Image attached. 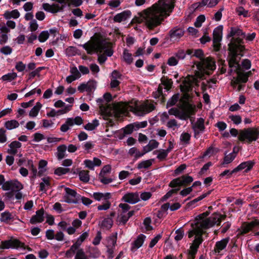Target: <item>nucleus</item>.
Returning <instances> with one entry per match:
<instances>
[{"mask_svg": "<svg viewBox=\"0 0 259 259\" xmlns=\"http://www.w3.org/2000/svg\"><path fill=\"white\" fill-rule=\"evenodd\" d=\"M19 125L18 121L14 119L8 120L5 123V127L9 130L17 128Z\"/></svg>", "mask_w": 259, "mask_h": 259, "instance_id": "34", "label": "nucleus"}, {"mask_svg": "<svg viewBox=\"0 0 259 259\" xmlns=\"http://www.w3.org/2000/svg\"><path fill=\"white\" fill-rule=\"evenodd\" d=\"M104 99L98 98L97 102L98 104L100 114L102 116L103 119L106 120L109 117L112 116V113L108 110V105H105L103 104Z\"/></svg>", "mask_w": 259, "mask_h": 259, "instance_id": "14", "label": "nucleus"}, {"mask_svg": "<svg viewBox=\"0 0 259 259\" xmlns=\"http://www.w3.org/2000/svg\"><path fill=\"white\" fill-rule=\"evenodd\" d=\"M0 220L2 222L9 224L10 221L14 220V218L9 211H5L1 213Z\"/></svg>", "mask_w": 259, "mask_h": 259, "instance_id": "27", "label": "nucleus"}, {"mask_svg": "<svg viewBox=\"0 0 259 259\" xmlns=\"http://www.w3.org/2000/svg\"><path fill=\"white\" fill-rule=\"evenodd\" d=\"M45 69V67H39L37 68H36L35 70L31 71L29 74L28 80L32 78H34L36 76H40L39 72L41 70H42Z\"/></svg>", "mask_w": 259, "mask_h": 259, "instance_id": "47", "label": "nucleus"}, {"mask_svg": "<svg viewBox=\"0 0 259 259\" xmlns=\"http://www.w3.org/2000/svg\"><path fill=\"white\" fill-rule=\"evenodd\" d=\"M99 125V121L98 119H95L92 122H89L85 124L84 128L88 131H93Z\"/></svg>", "mask_w": 259, "mask_h": 259, "instance_id": "35", "label": "nucleus"}, {"mask_svg": "<svg viewBox=\"0 0 259 259\" xmlns=\"http://www.w3.org/2000/svg\"><path fill=\"white\" fill-rule=\"evenodd\" d=\"M44 213L45 210L43 208L37 210L35 214L31 218L30 223L33 225L42 223L45 220Z\"/></svg>", "mask_w": 259, "mask_h": 259, "instance_id": "16", "label": "nucleus"}, {"mask_svg": "<svg viewBox=\"0 0 259 259\" xmlns=\"http://www.w3.org/2000/svg\"><path fill=\"white\" fill-rule=\"evenodd\" d=\"M65 191L66 194L64 196V198L66 202L74 204L78 203V200L81 197L80 195L77 194L74 190L68 187H65Z\"/></svg>", "mask_w": 259, "mask_h": 259, "instance_id": "10", "label": "nucleus"}, {"mask_svg": "<svg viewBox=\"0 0 259 259\" xmlns=\"http://www.w3.org/2000/svg\"><path fill=\"white\" fill-rule=\"evenodd\" d=\"M176 236L175 237V239L177 241H180L182 239L184 235V231L183 228H180L177 230L175 232Z\"/></svg>", "mask_w": 259, "mask_h": 259, "instance_id": "53", "label": "nucleus"}, {"mask_svg": "<svg viewBox=\"0 0 259 259\" xmlns=\"http://www.w3.org/2000/svg\"><path fill=\"white\" fill-rule=\"evenodd\" d=\"M2 246H0L1 249H9L12 248H24V244L20 242L18 239L11 238L9 240L2 241Z\"/></svg>", "mask_w": 259, "mask_h": 259, "instance_id": "12", "label": "nucleus"}, {"mask_svg": "<svg viewBox=\"0 0 259 259\" xmlns=\"http://www.w3.org/2000/svg\"><path fill=\"white\" fill-rule=\"evenodd\" d=\"M87 92H91L96 88L97 81L95 80L91 79L87 83Z\"/></svg>", "mask_w": 259, "mask_h": 259, "instance_id": "50", "label": "nucleus"}, {"mask_svg": "<svg viewBox=\"0 0 259 259\" xmlns=\"http://www.w3.org/2000/svg\"><path fill=\"white\" fill-rule=\"evenodd\" d=\"M180 99V94L177 93L174 94L167 101L166 104V108L173 106L178 102Z\"/></svg>", "mask_w": 259, "mask_h": 259, "instance_id": "31", "label": "nucleus"}, {"mask_svg": "<svg viewBox=\"0 0 259 259\" xmlns=\"http://www.w3.org/2000/svg\"><path fill=\"white\" fill-rule=\"evenodd\" d=\"M181 184L183 186H187L189 185L193 181V178L188 175H183L181 177Z\"/></svg>", "mask_w": 259, "mask_h": 259, "instance_id": "33", "label": "nucleus"}, {"mask_svg": "<svg viewBox=\"0 0 259 259\" xmlns=\"http://www.w3.org/2000/svg\"><path fill=\"white\" fill-rule=\"evenodd\" d=\"M229 118L235 124H239L242 121L241 117L240 115H231L229 116Z\"/></svg>", "mask_w": 259, "mask_h": 259, "instance_id": "57", "label": "nucleus"}, {"mask_svg": "<svg viewBox=\"0 0 259 259\" xmlns=\"http://www.w3.org/2000/svg\"><path fill=\"white\" fill-rule=\"evenodd\" d=\"M70 169L68 168L59 167L55 170L54 174L57 176H61L68 173Z\"/></svg>", "mask_w": 259, "mask_h": 259, "instance_id": "46", "label": "nucleus"}, {"mask_svg": "<svg viewBox=\"0 0 259 259\" xmlns=\"http://www.w3.org/2000/svg\"><path fill=\"white\" fill-rule=\"evenodd\" d=\"M99 249L95 247H90L87 252V256L91 258H98L100 256Z\"/></svg>", "mask_w": 259, "mask_h": 259, "instance_id": "28", "label": "nucleus"}, {"mask_svg": "<svg viewBox=\"0 0 259 259\" xmlns=\"http://www.w3.org/2000/svg\"><path fill=\"white\" fill-rule=\"evenodd\" d=\"M159 143L155 140H151L148 144L143 147V151L148 153L158 147Z\"/></svg>", "mask_w": 259, "mask_h": 259, "instance_id": "26", "label": "nucleus"}, {"mask_svg": "<svg viewBox=\"0 0 259 259\" xmlns=\"http://www.w3.org/2000/svg\"><path fill=\"white\" fill-rule=\"evenodd\" d=\"M205 20V16L203 15H200L198 16L196 20V21L194 22V26L199 28L202 25V23L204 22Z\"/></svg>", "mask_w": 259, "mask_h": 259, "instance_id": "52", "label": "nucleus"}, {"mask_svg": "<svg viewBox=\"0 0 259 259\" xmlns=\"http://www.w3.org/2000/svg\"><path fill=\"white\" fill-rule=\"evenodd\" d=\"M200 71H196L195 76L200 79H205V75H210L216 68L215 61L211 57H206L195 63Z\"/></svg>", "mask_w": 259, "mask_h": 259, "instance_id": "2", "label": "nucleus"}, {"mask_svg": "<svg viewBox=\"0 0 259 259\" xmlns=\"http://www.w3.org/2000/svg\"><path fill=\"white\" fill-rule=\"evenodd\" d=\"M72 106L71 105H67L64 108L59 109L57 111V115H62L67 113L71 110Z\"/></svg>", "mask_w": 259, "mask_h": 259, "instance_id": "58", "label": "nucleus"}, {"mask_svg": "<svg viewBox=\"0 0 259 259\" xmlns=\"http://www.w3.org/2000/svg\"><path fill=\"white\" fill-rule=\"evenodd\" d=\"M122 200L124 202L131 204H135L140 201V197L137 192L127 193L125 194L122 198Z\"/></svg>", "mask_w": 259, "mask_h": 259, "instance_id": "15", "label": "nucleus"}, {"mask_svg": "<svg viewBox=\"0 0 259 259\" xmlns=\"http://www.w3.org/2000/svg\"><path fill=\"white\" fill-rule=\"evenodd\" d=\"M130 111L135 114L139 116H143L149 113L155 109V106L153 104L142 105L140 106H130Z\"/></svg>", "mask_w": 259, "mask_h": 259, "instance_id": "7", "label": "nucleus"}, {"mask_svg": "<svg viewBox=\"0 0 259 259\" xmlns=\"http://www.w3.org/2000/svg\"><path fill=\"white\" fill-rule=\"evenodd\" d=\"M229 238H225L221 241H217L214 247V250L215 253H220L222 250L224 249L229 241Z\"/></svg>", "mask_w": 259, "mask_h": 259, "instance_id": "20", "label": "nucleus"}, {"mask_svg": "<svg viewBox=\"0 0 259 259\" xmlns=\"http://www.w3.org/2000/svg\"><path fill=\"white\" fill-rule=\"evenodd\" d=\"M185 31L183 28L176 26L170 29L166 36L165 39H169L171 42L178 41L184 35Z\"/></svg>", "mask_w": 259, "mask_h": 259, "instance_id": "9", "label": "nucleus"}, {"mask_svg": "<svg viewBox=\"0 0 259 259\" xmlns=\"http://www.w3.org/2000/svg\"><path fill=\"white\" fill-rule=\"evenodd\" d=\"M113 221L111 218L109 217L105 219L101 223V226L103 228H105L107 230H109L111 228L113 225Z\"/></svg>", "mask_w": 259, "mask_h": 259, "instance_id": "40", "label": "nucleus"}, {"mask_svg": "<svg viewBox=\"0 0 259 259\" xmlns=\"http://www.w3.org/2000/svg\"><path fill=\"white\" fill-rule=\"evenodd\" d=\"M200 225V223L198 222H197L195 224H192L193 229L188 232V235L189 238L195 235L194 240L198 239L199 240H203L202 235L204 233V229L199 226Z\"/></svg>", "mask_w": 259, "mask_h": 259, "instance_id": "11", "label": "nucleus"}, {"mask_svg": "<svg viewBox=\"0 0 259 259\" xmlns=\"http://www.w3.org/2000/svg\"><path fill=\"white\" fill-rule=\"evenodd\" d=\"M82 47L89 55H92L95 52L102 53L103 51L108 47V42L105 41L99 42L96 47L94 44L91 41H88L83 45H79Z\"/></svg>", "mask_w": 259, "mask_h": 259, "instance_id": "4", "label": "nucleus"}, {"mask_svg": "<svg viewBox=\"0 0 259 259\" xmlns=\"http://www.w3.org/2000/svg\"><path fill=\"white\" fill-rule=\"evenodd\" d=\"M42 7L45 11L53 14L60 12V10H61L59 7V4H53L51 5L48 3H44L42 5Z\"/></svg>", "mask_w": 259, "mask_h": 259, "instance_id": "22", "label": "nucleus"}, {"mask_svg": "<svg viewBox=\"0 0 259 259\" xmlns=\"http://www.w3.org/2000/svg\"><path fill=\"white\" fill-rule=\"evenodd\" d=\"M42 105L39 102H37L36 105L31 109L29 112V116L31 117H35L37 115Z\"/></svg>", "mask_w": 259, "mask_h": 259, "instance_id": "37", "label": "nucleus"}, {"mask_svg": "<svg viewBox=\"0 0 259 259\" xmlns=\"http://www.w3.org/2000/svg\"><path fill=\"white\" fill-rule=\"evenodd\" d=\"M203 240H199L196 239L194 240L191 244L190 248L187 250V259H194L198 251L199 245L202 243Z\"/></svg>", "mask_w": 259, "mask_h": 259, "instance_id": "13", "label": "nucleus"}, {"mask_svg": "<svg viewBox=\"0 0 259 259\" xmlns=\"http://www.w3.org/2000/svg\"><path fill=\"white\" fill-rule=\"evenodd\" d=\"M229 55L228 58V65L229 68H237L240 67L239 60H237V57L239 55L242 56L243 55L241 54L240 50H238L236 47H232L228 45Z\"/></svg>", "mask_w": 259, "mask_h": 259, "instance_id": "5", "label": "nucleus"}, {"mask_svg": "<svg viewBox=\"0 0 259 259\" xmlns=\"http://www.w3.org/2000/svg\"><path fill=\"white\" fill-rule=\"evenodd\" d=\"M243 39L242 37H238L237 38H233L232 37L228 45L232 47H236L238 50H240V52H243L245 49L244 46L242 45L243 42Z\"/></svg>", "mask_w": 259, "mask_h": 259, "instance_id": "18", "label": "nucleus"}, {"mask_svg": "<svg viewBox=\"0 0 259 259\" xmlns=\"http://www.w3.org/2000/svg\"><path fill=\"white\" fill-rule=\"evenodd\" d=\"M151 223V220L149 217L146 218L144 220L143 224L147 231H150L153 229V227L150 225Z\"/></svg>", "mask_w": 259, "mask_h": 259, "instance_id": "64", "label": "nucleus"}, {"mask_svg": "<svg viewBox=\"0 0 259 259\" xmlns=\"http://www.w3.org/2000/svg\"><path fill=\"white\" fill-rule=\"evenodd\" d=\"M259 138V128L248 127L240 131L238 137V140L241 142H246L250 144L256 141Z\"/></svg>", "mask_w": 259, "mask_h": 259, "instance_id": "3", "label": "nucleus"}, {"mask_svg": "<svg viewBox=\"0 0 259 259\" xmlns=\"http://www.w3.org/2000/svg\"><path fill=\"white\" fill-rule=\"evenodd\" d=\"M78 171L79 179L83 183H88L90 180L89 171L87 170H80V168H77Z\"/></svg>", "mask_w": 259, "mask_h": 259, "instance_id": "25", "label": "nucleus"}, {"mask_svg": "<svg viewBox=\"0 0 259 259\" xmlns=\"http://www.w3.org/2000/svg\"><path fill=\"white\" fill-rule=\"evenodd\" d=\"M204 123V120L202 118H199L197 119L195 125L193 126V128H195V129H197L201 132H202L205 130V126Z\"/></svg>", "mask_w": 259, "mask_h": 259, "instance_id": "38", "label": "nucleus"}, {"mask_svg": "<svg viewBox=\"0 0 259 259\" xmlns=\"http://www.w3.org/2000/svg\"><path fill=\"white\" fill-rule=\"evenodd\" d=\"M111 171V166L110 165L107 164L102 168L101 169L99 177H101L103 176H105L106 174L110 173Z\"/></svg>", "mask_w": 259, "mask_h": 259, "instance_id": "51", "label": "nucleus"}, {"mask_svg": "<svg viewBox=\"0 0 259 259\" xmlns=\"http://www.w3.org/2000/svg\"><path fill=\"white\" fill-rule=\"evenodd\" d=\"M157 152H159V153L157 156V158L160 161L165 160L168 154V153L167 152V151L163 149L155 150L153 152V154H155Z\"/></svg>", "mask_w": 259, "mask_h": 259, "instance_id": "39", "label": "nucleus"}, {"mask_svg": "<svg viewBox=\"0 0 259 259\" xmlns=\"http://www.w3.org/2000/svg\"><path fill=\"white\" fill-rule=\"evenodd\" d=\"M227 152L226 151L225 153V157L224 158V161L221 163L222 165H224L225 164H228L232 162L234 159L236 157V155L233 153H230L229 154H227Z\"/></svg>", "mask_w": 259, "mask_h": 259, "instance_id": "32", "label": "nucleus"}, {"mask_svg": "<svg viewBox=\"0 0 259 259\" xmlns=\"http://www.w3.org/2000/svg\"><path fill=\"white\" fill-rule=\"evenodd\" d=\"M78 49L73 46H70L66 49V55L68 56H75L77 54Z\"/></svg>", "mask_w": 259, "mask_h": 259, "instance_id": "49", "label": "nucleus"}, {"mask_svg": "<svg viewBox=\"0 0 259 259\" xmlns=\"http://www.w3.org/2000/svg\"><path fill=\"white\" fill-rule=\"evenodd\" d=\"M181 184V178H178L172 180L170 182L169 186L171 188H176L178 186H182Z\"/></svg>", "mask_w": 259, "mask_h": 259, "instance_id": "61", "label": "nucleus"}, {"mask_svg": "<svg viewBox=\"0 0 259 259\" xmlns=\"http://www.w3.org/2000/svg\"><path fill=\"white\" fill-rule=\"evenodd\" d=\"M17 77V74L15 72L9 73L7 74L4 75L1 77V79L4 81H11L14 80Z\"/></svg>", "mask_w": 259, "mask_h": 259, "instance_id": "42", "label": "nucleus"}, {"mask_svg": "<svg viewBox=\"0 0 259 259\" xmlns=\"http://www.w3.org/2000/svg\"><path fill=\"white\" fill-rule=\"evenodd\" d=\"M180 89L182 93H185L183 96L184 98L186 100H188L190 97L189 94L188 93V92H189V87L186 85H180Z\"/></svg>", "mask_w": 259, "mask_h": 259, "instance_id": "54", "label": "nucleus"}, {"mask_svg": "<svg viewBox=\"0 0 259 259\" xmlns=\"http://www.w3.org/2000/svg\"><path fill=\"white\" fill-rule=\"evenodd\" d=\"M188 114H184L181 119H187L190 117L191 115H195L196 113V107L195 105L188 104L187 106Z\"/></svg>", "mask_w": 259, "mask_h": 259, "instance_id": "29", "label": "nucleus"}, {"mask_svg": "<svg viewBox=\"0 0 259 259\" xmlns=\"http://www.w3.org/2000/svg\"><path fill=\"white\" fill-rule=\"evenodd\" d=\"M123 58L125 62L128 64H131L133 61V58L131 53H129L127 50H124L123 51Z\"/></svg>", "mask_w": 259, "mask_h": 259, "instance_id": "45", "label": "nucleus"}, {"mask_svg": "<svg viewBox=\"0 0 259 259\" xmlns=\"http://www.w3.org/2000/svg\"><path fill=\"white\" fill-rule=\"evenodd\" d=\"M234 35H236L238 37H242L243 38H244L245 37V32H243L241 29L238 27H231L230 28V31L227 35V37H232Z\"/></svg>", "mask_w": 259, "mask_h": 259, "instance_id": "21", "label": "nucleus"}, {"mask_svg": "<svg viewBox=\"0 0 259 259\" xmlns=\"http://www.w3.org/2000/svg\"><path fill=\"white\" fill-rule=\"evenodd\" d=\"M242 233L247 234L253 228L250 226L249 223H244L242 227Z\"/></svg>", "mask_w": 259, "mask_h": 259, "instance_id": "60", "label": "nucleus"}, {"mask_svg": "<svg viewBox=\"0 0 259 259\" xmlns=\"http://www.w3.org/2000/svg\"><path fill=\"white\" fill-rule=\"evenodd\" d=\"M160 80L161 83L165 86V89L166 90L168 91L171 89L173 84V81L171 79L163 76L161 78Z\"/></svg>", "mask_w": 259, "mask_h": 259, "instance_id": "30", "label": "nucleus"}, {"mask_svg": "<svg viewBox=\"0 0 259 259\" xmlns=\"http://www.w3.org/2000/svg\"><path fill=\"white\" fill-rule=\"evenodd\" d=\"M191 135L188 133H183L180 137L181 141L184 142L185 144H189L190 140Z\"/></svg>", "mask_w": 259, "mask_h": 259, "instance_id": "56", "label": "nucleus"}, {"mask_svg": "<svg viewBox=\"0 0 259 259\" xmlns=\"http://www.w3.org/2000/svg\"><path fill=\"white\" fill-rule=\"evenodd\" d=\"M72 120L67 118L65 123L63 124L60 127V130L62 132H66L69 129V126H72Z\"/></svg>", "mask_w": 259, "mask_h": 259, "instance_id": "43", "label": "nucleus"}, {"mask_svg": "<svg viewBox=\"0 0 259 259\" xmlns=\"http://www.w3.org/2000/svg\"><path fill=\"white\" fill-rule=\"evenodd\" d=\"M23 188V186L22 184L16 180L15 181H12V191L13 192H18Z\"/></svg>", "mask_w": 259, "mask_h": 259, "instance_id": "44", "label": "nucleus"}, {"mask_svg": "<svg viewBox=\"0 0 259 259\" xmlns=\"http://www.w3.org/2000/svg\"><path fill=\"white\" fill-rule=\"evenodd\" d=\"M132 15V12L130 10H126L121 13L116 14L113 18V21L115 22H121L130 18Z\"/></svg>", "mask_w": 259, "mask_h": 259, "instance_id": "17", "label": "nucleus"}, {"mask_svg": "<svg viewBox=\"0 0 259 259\" xmlns=\"http://www.w3.org/2000/svg\"><path fill=\"white\" fill-rule=\"evenodd\" d=\"M87 256L83 249L79 248L76 252V255L74 259H87Z\"/></svg>", "mask_w": 259, "mask_h": 259, "instance_id": "59", "label": "nucleus"}, {"mask_svg": "<svg viewBox=\"0 0 259 259\" xmlns=\"http://www.w3.org/2000/svg\"><path fill=\"white\" fill-rule=\"evenodd\" d=\"M49 37V33L48 31L45 30L40 32L38 37V39L40 42L46 41Z\"/></svg>", "mask_w": 259, "mask_h": 259, "instance_id": "48", "label": "nucleus"}, {"mask_svg": "<svg viewBox=\"0 0 259 259\" xmlns=\"http://www.w3.org/2000/svg\"><path fill=\"white\" fill-rule=\"evenodd\" d=\"M146 236L143 234L139 235L137 238L132 243L131 249L132 252L136 251L143 244Z\"/></svg>", "mask_w": 259, "mask_h": 259, "instance_id": "19", "label": "nucleus"}, {"mask_svg": "<svg viewBox=\"0 0 259 259\" xmlns=\"http://www.w3.org/2000/svg\"><path fill=\"white\" fill-rule=\"evenodd\" d=\"M200 225L199 226L202 227L204 230L207 229L214 225L220 226L221 223L220 214L214 212L210 217L206 219L204 221L200 222Z\"/></svg>", "mask_w": 259, "mask_h": 259, "instance_id": "6", "label": "nucleus"}, {"mask_svg": "<svg viewBox=\"0 0 259 259\" xmlns=\"http://www.w3.org/2000/svg\"><path fill=\"white\" fill-rule=\"evenodd\" d=\"M163 0H160L161 2ZM163 3L158 6L154 12L147 14L145 17V23L149 30H153L159 26L164 20L163 16L167 17L173 11L175 0H163Z\"/></svg>", "mask_w": 259, "mask_h": 259, "instance_id": "1", "label": "nucleus"}, {"mask_svg": "<svg viewBox=\"0 0 259 259\" xmlns=\"http://www.w3.org/2000/svg\"><path fill=\"white\" fill-rule=\"evenodd\" d=\"M122 130L123 131V136L125 135L131 134L134 131L133 125V124H131V123L127 124L126 126L123 127Z\"/></svg>", "mask_w": 259, "mask_h": 259, "instance_id": "55", "label": "nucleus"}, {"mask_svg": "<svg viewBox=\"0 0 259 259\" xmlns=\"http://www.w3.org/2000/svg\"><path fill=\"white\" fill-rule=\"evenodd\" d=\"M70 72L71 73L72 75L75 77H77V79H78L81 76L80 73L78 70L77 67L75 66H73L70 68Z\"/></svg>", "mask_w": 259, "mask_h": 259, "instance_id": "62", "label": "nucleus"}, {"mask_svg": "<svg viewBox=\"0 0 259 259\" xmlns=\"http://www.w3.org/2000/svg\"><path fill=\"white\" fill-rule=\"evenodd\" d=\"M223 26L219 25L215 28L213 31V48L215 52L220 51L221 47L220 41L222 39Z\"/></svg>", "mask_w": 259, "mask_h": 259, "instance_id": "8", "label": "nucleus"}, {"mask_svg": "<svg viewBox=\"0 0 259 259\" xmlns=\"http://www.w3.org/2000/svg\"><path fill=\"white\" fill-rule=\"evenodd\" d=\"M234 72H236L238 75L237 78L238 79L240 83L245 84L248 81V78L247 76H245V75L243 74V72H241L240 66L239 67L235 68Z\"/></svg>", "mask_w": 259, "mask_h": 259, "instance_id": "23", "label": "nucleus"}, {"mask_svg": "<svg viewBox=\"0 0 259 259\" xmlns=\"http://www.w3.org/2000/svg\"><path fill=\"white\" fill-rule=\"evenodd\" d=\"M66 149L67 146L64 144L61 145L57 147V157L59 160H62L67 156L66 154Z\"/></svg>", "mask_w": 259, "mask_h": 259, "instance_id": "24", "label": "nucleus"}, {"mask_svg": "<svg viewBox=\"0 0 259 259\" xmlns=\"http://www.w3.org/2000/svg\"><path fill=\"white\" fill-rule=\"evenodd\" d=\"M78 246L73 244L70 249L66 251V255L67 257H72L73 255L79 249Z\"/></svg>", "mask_w": 259, "mask_h": 259, "instance_id": "41", "label": "nucleus"}, {"mask_svg": "<svg viewBox=\"0 0 259 259\" xmlns=\"http://www.w3.org/2000/svg\"><path fill=\"white\" fill-rule=\"evenodd\" d=\"M154 159H150L149 160L142 161L138 163L137 168L138 169H141L143 168H148L152 165V162L154 161Z\"/></svg>", "mask_w": 259, "mask_h": 259, "instance_id": "36", "label": "nucleus"}, {"mask_svg": "<svg viewBox=\"0 0 259 259\" xmlns=\"http://www.w3.org/2000/svg\"><path fill=\"white\" fill-rule=\"evenodd\" d=\"M193 56H195L200 60L201 61L202 60L204 59L205 58H203L204 53L201 49H197L195 50V52L194 54L192 55Z\"/></svg>", "mask_w": 259, "mask_h": 259, "instance_id": "63", "label": "nucleus"}]
</instances>
